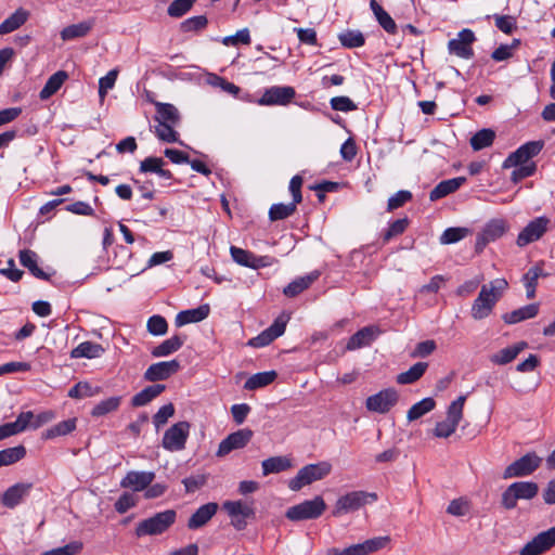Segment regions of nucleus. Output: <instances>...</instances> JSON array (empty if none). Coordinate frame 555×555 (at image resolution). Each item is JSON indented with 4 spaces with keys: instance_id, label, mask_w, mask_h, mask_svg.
<instances>
[{
    "instance_id": "nucleus-1",
    "label": "nucleus",
    "mask_w": 555,
    "mask_h": 555,
    "mask_svg": "<svg viewBox=\"0 0 555 555\" xmlns=\"http://www.w3.org/2000/svg\"><path fill=\"white\" fill-rule=\"evenodd\" d=\"M507 287V280H493L482 285L478 297L472 306V317L482 320L490 315L498 300Z\"/></svg>"
},
{
    "instance_id": "nucleus-2",
    "label": "nucleus",
    "mask_w": 555,
    "mask_h": 555,
    "mask_svg": "<svg viewBox=\"0 0 555 555\" xmlns=\"http://www.w3.org/2000/svg\"><path fill=\"white\" fill-rule=\"evenodd\" d=\"M377 500L378 495L375 492L363 490L349 491L336 500L332 514L334 517H340L357 512L367 504H373Z\"/></svg>"
},
{
    "instance_id": "nucleus-3",
    "label": "nucleus",
    "mask_w": 555,
    "mask_h": 555,
    "mask_svg": "<svg viewBox=\"0 0 555 555\" xmlns=\"http://www.w3.org/2000/svg\"><path fill=\"white\" fill-rule=\"evenodd\" d=\"M177 513L173 509H166L156 513L152 517L138 522L135 535L138 538L145 535H158L166 532L176 521Z\"/></svg>"
},
{
    "instance_id": "nucleus-4",
    "label": "nucleus",
    "mask_w": 555,
    "mask_h": 555,
    "mask_svg": "<svg viewBox=\"0 0 555 555\" xmlns=\"http://www.w3.org/2000/svg\"><path fill=\"white\" fill-rule=\"evenodd\" d=\"M331 472L332 464L327 461L308 464L301 467L297 475L288 481V488L292 491H299L305 486L324 479Z\"/></svg>"
},
{
    "instance_id": "nucleus-5",
    "label": "nucleus",
    "mask_w": 555,
    "mask_h": 555,
    "mask_svg": "<svg viewBox=\"0 0 555 555\" xmlns=\"http://www.w3.org/2000/svg\"><path fill=\"white\" fill-rule=\"evenodd\" d=\"M465 401L466 396H460L456 400L450 403L447 410V418L436 424L434 429L435 437L448 438L455 433L463 417Z\"/></svg>"
},
{
    "instance_id": "nucleus-6",
    "label": "nucleus",
    "mask_w": 555,
    "mask_h": 555,
    "mask_svg": "<svg viewBox=\"0 0 555 555\" xmlns=\"http://www.w3.org/2000/svg\"><path fill=\"white\" fill-rule=\"evenodd\" d=\"M326 508L322 496H315L312 500L304 501L286 511V517L293 521L315 519L320 517Z\"/></svg>"
},
{
    "instance_id": "nucleus-7",
    "label": "nucleus",
    "mask_w": 555,
    "mask_h": 555,
    "mask_svg": "<svg viewBox=\"0 0 555 555\" xmlns=\"http://www.w3.org/2000/svg\"><path fill=\"white\" fill-rule=\"evenodd\" d=\"M508 229L509 224L505 219L495 218L489 220L477 235L476 251L481 253L489 243L502 237Z\"/></svg>"
},
{
    "instance_id": "nucleus-8",
    "label": "nucleus",
    "mask_w": 555,
    "mask_h": 555,
    "mask_svg": "<svg viewBox=\"0 0 555 555\" xmlns=\"http://www.w3.org/2000/svg\"><path fill=\"white\" fill-rule=\"evenodd\" d=\"M291 320V315L286 312L281 313L274 322L256 337L248 340V346L254 348L266 347L274 339L282 336L285 332L286 325Z\"/></svg>"
},
{
    "instance_id": "nucleus-9",
    "label": "nucleus",
    "mask_w": 555,
    "mask_h": 555,
    "mask_svg": "<svg viewBox=\"0 0 555 555\" xmlns=\"http://www.w3.org/2000/svg\"><path fill=\"white\" fill-rule=\"evenodd\" d=\"M190 433V424L188 422H179L169 427L163 437L162 446L170 452L181 451L185 448V443Z\"/></svg>"
},
{
    "instance_id": "nucleus-10",
    "label": "nucleus",
    "mask_w": 555,
    "mask_h": 555,
    "mask_svg": "<svg viewBox=\"0 0 555 555\" xmlns=\"http://www.w3.org/2000/svg\"><path fill=\"white\" fill-rule=\"evenodd\" d=\"M542 463V457L534 452H529L509 464L504 473L503 478L525 477L532 474Z\"/></svg>"
},
{
    "instance_id": "nucleus-11",
    "label": "nucleus",
    "mask_w": 555,
    "mask_h": 555,
    "mask_svg": "<svg viewBox=\"0 0 555 555\" xmlns=\"http://www.w3.org/2000/svg\"><path fill=\"white\" fill-rule=\"evenodd\" d=\"M230 254L232 259L240 266L260 269L271 267L276 262V259L271 256H257L254 253L243 249L241 247L231 246Z\"/></svg>"
},
{
    "instance_id": "nucleus-12",
    "label": "nucleus",
    "mask_w": 555,
    "mask_h": 555,
    "mask_svg": "<svg viewBox=\"0 0 555 555\" xmlns=\"http://www.w3.org/2000/svg\"><path fill=\"white\" fill-rule=\"evenodd\" d=\"M399 395L395 388H386L365 400V408L374 413L385 414L398 402Z\"/></svg>"
},
{
    "instance_id": "nucleus-13",
    "label": "nucleus",
    "mask_w": 555,
    "mask_h": 555,
    "mask_svg": "<svg viewBox=\"0 0 555 555\" xmlns=\"http://www.w3.org/2000/svg\"><path fill=\"white\" fill-rule=\"evenodd\" d=\"M551 220L547 217L541 216L531 220L518 234L516 244L519 247H525L530 243L540 240L548 229Z\"/></svg>"
},
{
    "instance_id": "nucleus-14",
    "label": "nucleus",
    "mask_w": 555,
    "mask_h": 555,
    "mask_svg": "<svg viewBox=\"0 0 555 555\" xmlns=\"http://www.w3.org/2000/svg\"><path fill=\"white\" fill-rule=\"evenodd\" d=\"M543 149V142L530 141L519 146L515 152L511 153L503 162V168H512L518 165H530V159L537 156Z\"/></svg>"
},
{
    "instance_id": "nucleus-15",
    "label": "nucleus",
    "mask_w": 555,
    "mask_h": 555,
    "mask_svg": "<svg viewBox=\"0 0 555 555\" xmlns=\"http://www.w3.org/2000/svg\"><path fill=\"white\" fill-rule=\"evenodd\" d=\"M388 540L387 537H379L369 539L362 543L353 544L343 550L333 547L327 551V555H369L383 548Z\"/></svg>"
},
{
    "instance_id": "nucleus-16",
    "label": "nucleus",
    "mask_w": 555,
    "mask_h": 555,
    "mask_svg": "<svg viewBox=\"0 0 555 555\" xmlns=\"http://www.w3.org/2000/svg\"><path fill=\"white\" fill-rule=\"evenodd\" d=\"M555 545V526L538 533L519 551V555H541Z\"/></svg>"
},
{
    "instance_id": "nucleus-17",
    "label": "nucleus",
    "mask_w": 555,
    "mask_h": 555,
    "mask_svg": "<svg viewBox=\"0 0 555 555\" xmlns=\"http://www.w3.org/2000/svg\"><path fill=\"white\" fill-rule=\"evenodd\" d=\"M476 40L475 34L468 28L462 29L457 37L448 42V50L461 59L469 60L474 56L472 48L473 42Z\"/></svg>"
},
{
    "instance_id": "nucleus-18",
    "label": "nucleus",
    "mask_w": 555,
    "mask_h": 555,
    "mask_svg": "<svg viewBox=\"0 0 555 555\" xmlns=\"http://www.w3.org/2000/svg\"><path fill=\"white\" fill-rule=\"evenodd\" d=\"M296 92L289 86H273L264 90L258 104L262 106L287 105L295 98Z\"/></svg>"
},
{
    "instance_id": "nucleus-19",
    "label": "nucleus",
    "mask_w": 555,
    "mask_h": 555,
    "mask_svg": "<svg viewBox=\"0 0 555 555\" xmlns=\"http://www.w3.org/2000/svg\"><path fill=\"white\" fill-rule=\"evenodd\" d=\"M253 431L248 428L238 429L225 437L218 447L216 455L223 457L230 452L243 449L251 439Z\"/></svg>"
},
{
    "instance_id": "nucleus-20",
    "label": "nucleus",
    "mask_w": 555,
    "mask_h": 555,
    "mask_svg": "<svg viewBox=\"0 0 555 555\" xmlns=\"http://www.w3.org/2000/svg\"><path fill=\"white\" fill-rule=\"evenodd\" d=\"M20 262L27 268L29 273L35 278H51L56 274V270L47 267L43 269L39 266V256L30 249H23L18 253Z\"/></svg>"
},
{
    "instance_id": "nucleus-21",
    "label": "nucleus",
    "mask_w": 555,
    "mask_h": 555,
    "mask_svg": "<svg viewBox=\"0 0 555 555\" xmlns=\"http://www.w3.org/2000/svg\"><path fill=\"white\" fill-rule=\"evenodd\" d=\"M179 369L180 363L177 360L157 362L147 367L144 379L149 382L165 380L177 373Z\"/></svg>"
},
{
    "instance_id": "nucleus-22",
    "label": "nucleus",
    "mask_w": 555,
    "mask_h": 555,
    "mask_svg": "<svg viewBox=\"0 0 555 555\" xmlns=\"http://www.w3.org/2000/svg\"><path fill=\"white\" fill-rule=\"evenodd\" d=\"M154 479L155 473L153 472L130 470L120 480V487L139 492L145 490Z\"/></svg>"
},
{
    "instance_id": "nucleus-23",
    "label": "nucleus",
    "mask_w": 555,
    "mask_h": 555,
    "mask_svg": "<svg viewBox=\"0 0 555 555\" xmlns=\"http://www.w3.org/2000/svg\"><path fill=\"white\" fill-rule=\"evenodd\" d=\"M380 331L376 326H365L353 334L348 343V350H357L370 346L379 335Z\"/></svg>"
},
{
    "instance_id": "nucleus-24",
    "label": "nucleus",
    "mask_w": 555,
    "mask_h": 555,
    "mask_svg": "<svg viewBox=\"0 0 555 555\" xmlns=\"http://www.w3.org/2000/svg\"><path fill=\"white\" fill-rule=\"evenodd\" d=\"M217 511L218 504L215 502L199 506L189 518L188 528L191 530L202 528L216 515Z\"/></svg>"
},
{
    "instance_id": "nucleus-25",
    "label": "nucleus",
    "mask_w": 555,
    "mask_h": 555,
    "mask_svg": "<svg viewBox=\"0 0 555 555\" xmlns=\"http://www.w3.org/2000/svg\"><path fill=\"white\" fill-rule=\"evenodd\" d=\"M466 182L465 177H456L439 182L429 193L431 202L438 201L457 191Z\"/></svg>"
},
{
    "instance_id": "nucleus-26",
    "label": "nucleus",
    "mask_w": 555,
    "mask_h": 555,
    "mask_svg": "<svg viewBox=\"0 0 555 555\" xmlns=\"http://www.w3.org/2000/svg\"><path fill=\"white\" fill-rule=\"evenodd\" d=\"M210 312V307L207 304L201 305L197 308L180 311L176 317V325L183 326L190 323H196L205 320Z\"/></svg>"
},
{
    "instance_id": "nucleus-27",
    "label": "nucleus",
    "mask_w": 555,
    "mask_h": 555,
    "mask_svg": "<svg viewBox=\"0 0 555 555\" xmlns=\"http://www.w3.org/2000/svg\"><path fill=\"white\" fill-rule=\"evenodd\" d=\"M528 347L526 341H518L515 345L508 346L499 350L490 357V361L498 365H505L511 363L517 356Z\"/></svg>"
},
{
    "instance_id": "nucleus-28",
    "label": "nucleus",
    "mask_w": 555,
    "mask_h": 555,
    "mask_svg": "<svg viewBox=\"0 0 555 555\" xmlns=\"http://www.w3.org/2000/svg\"><path fill=\"white\" fill-rule=\"evenodd\" d=\"M31 483H15L10 487L2 496V503L9 508L17 506L22 500L28 494Z\"/></svg>"
},
{
    "instance_id": "nucleus-29",
    "label": "nucleus",
    "mask_w": 555,
    "mask_h": 555,
    "mask_svg": "<svg viewBox=\"0 0 555 555\" xmlns=\"http://www.w3.org/2000/svg\"><path fill=\"white\" fill-rule=\"evenodd\" d=\"M293 466L289 456H272L261 462L262 475L279 474L285 472Z\"/></svg>"
},
{
    "instance_id": "nucleus-30",
    "label": "nucleus",
    "mask_w": 555,
    "mask_h": 555,
    "mask_svg": "<svg viewBox=\"0 0 555 555\" xmlns=\"http://www.w3.org/2000/svg\"><path fill=\"white\" fill-rule=\"evenodd\" d=\"M29 17V12L23 8L17 9L0 24V35L10 34L23 26Z\"/></svg>"
},
{
    "instance_id": "nucleus-31",
    "label": "nucleus",
    "mask_w": 555,
    "mask_h": 555,
    "mask_svg": "<svg viewBox=\"0 0 555 555\" xmlns=\"http://www.w3.org/2000/svg\"><path fill=\"white\" fill-rule=\"evenodd\" d=\"M370 8L380 27L386 33L395 35L397 33V24L393 18L383 9V7L376 0H371Z\"/></svg>"
},
{
    "instance_id": "nucleus-32",
    "label": "nucleus",
    "mask_w": 555,
    "mask_h": 555,
    "mask_svg": "<svg viewBox=\"0 0 555 555\" xmlns=\"http://www.w3.org/2000/svg\"><path fill=\"white\" fill-rule=\"evenodd\" d=\"M539 312L538 304H530L524 307H520L512 312L505 313L503 315V320L507 324H516L518 322L532 319Z\"/></svg>"
},
{
    "instance_id": "nucleus-33",
    "label": "nucleus",
    "mask_w": 555,
    "mask_h": 555,
    "mask_svg": "<svg viewBox=\"0 0 555 555\" xmlns=\"http://www.w3.org/2000/svg\"><path fill=\"white\" fill-rule=\"evenodd\" d=\"M104 353V348L93 341H82L70 352V357L74 359L87 358L94 359L100 358Z\"/></svg>"
},
{
    "instance_id": "nucleus-34",
    "label": "nucleus",
    "mask_w": 555,
    "mask_h": 555,
    "mask_svg": "<svg viewBox=\"0 0 555 555\" xmlns=\"http://www.w3.org/2000/svg\"><path fill=\"white\" fill-rule=\"evenodd\" d=\"M68 78V74L64 70H59L49 77L46 85L41 89L39 96L41 100H48L54 93H56L63 83Z\"/></svg>"
},
{
    "instance_id": "nucleus-35",
    "label": "nucleus",
    "mask_w": 555,
    "mask_h": 555,
    "mask_svg": "<svg viewBox=\"0 0 555 555\" xmlns=\"http://www.w3.org/2000/svg\"><path fill=\"white\" fill-rule=\"evenodd\" d=\"M77 426V418L62 421L42 433V438L52 440L57 437L66 436L73 433Z\"/></svg>"
},
{
    "instance_id": "nucleus-36",
    "label": "nucleus",
    "mask_w": 555,
    "mask_h": 555,
    "mask_svg": "<svg viewBox=\"0 0 555 555\" xmlns=\"http://www.w3.org/2000/svg\"><path fill=\"white\" fill-rule=\"evenodd\" d=\"M30 414H18L14 422L5 423L0 426V440L12 437L26 430V425Z\"/></svg>"
},
{
    "instance_id": "nucleus-37",
    "label": "nucleus",
    "mask_w": 555,
    "mask_h": 555,
    "mask_svg": "<svg viewBox=\"0 0 555 555\" xmlns=\"http://www.w3.org/2000/svg\"><path fill=\"white\" fill-rule=\"evenodd\" d=\"M93 25H94L93 21H83L78 24H73V25L66 26L61 31V38L64 41L82 38L89 34V31L92 29Z\"/></svg>"
},
{
    "instance_id": "nucleus-38",
    "label": "nucleus",
    "mask_w": 555,
    "mask_h": 555,
    "mask_svg": "<svg viewBox=\"0 0 555 555\" xmlns=\"http://www.w3.org/2000/svg\"><path fill=\"white\" fill-rule=\"evenodd\" d=\"M157 122H168L178 125L180 121V115L176 106L169 103H155Z\"/></svg>"
},
{
    "instance_id": "nucleus-39",
    "label": "nucleus",
    "mask_w": 555,
    "mask_h": 555,
    "mask_svg": "<svg viewBox=\"0 0 555 555\" xmlns=\"http://www.w3.org/2000/svg\"><path fill=\"white\" fill-rule=\"evenodd\" d=\"M165 390V385L155 384L145 387L133 396L131 403L133 406H143L158 397Z\"/></svg>"
},
{
    "instance_id": "nucleus-40",
    "label": "nucleus",
    "mask_w": 555,
    "mask_h": 555,
    "mask_svg": "<svg viewBox=\"0 0 555 555\" xmlns=\"http://www.w3.org/2000/svg\"><path fill=\"white\" fill-rule=\"evenodd\" d=\"M278 374L275 371H266L251 375L244 384L246 390H256L272 384Z\"/></svg>"
},
{
    "instance_id": "nucleus-41",
    "label": "nucleus",
    "mask_w": 555,
    "mask_h": 555,
    "mask_svg": "<svg viewBox=\"0 0 555 555\" xmlns=\"http://www.w3.org/2000/svg\"><path fill=\"white\" fill-rule=\"evenodd\" d=\"M182 345L183 339L180 336H172L154 347L151 353L155 358L167 357L178 351Z\"/></svg>"
},
{
    "instance_id": "nucleus-42",
    "label": "nucleus",
    "mask_w": 555,
    "mask_h": 555,
    "mask_svg": "<svg viewBox=\"0 0 555 555\" xmlns=\"http://www.w3.org/2000/svg\"><path fill=\"white\" fill-rule=\"evenodd\" d=\"M426 362H417L413 364L408 371L400 373L397 376V383L400 385H409L418 380L427 370Z\"/></svg>"
},
{
    "instance_id": "nucleus-43",
    "label": "nucleus",
    "mask_w": 555,
    "mask_h": 555,
    "mask_svg": "<svg viewBox=\"0 0 555 555\" xmlns=\"http://www.w3.org/2000/svg\"><path fill=\"white\" fill-rule=\"evenodd\" d=\"M436 406V402L433 398L427 397L422 399L421 401L413 404L406 414V417L410 422L418 420L423 415L433 411Z\"/></svg>"
},
{
    "instance_id": "nucleus-44",
    "label": "nucleus",
    "mask_w": 555,
    "mask_h": 555,
    "mask_svg": "<svg viewBox=\"0 0 555 555\" xmlns=\"http://www.w3.org/2000/svg\"><path fill=\"white\" fill-rule=\"evenodd\" d=\"M223 508L231 518H247L254 515V509L242 501H225Z\"/></svg>"
},
{
    "instance_id": "nucleus-45",
    "label": "nucleus",
    "mask_w": 555,
    "mask_h": 555,
    "mask_svg": "<svg viewBox=\"0 0 555 555\" xmlns=\"http://www.w3.org/2000/svg\"><path fill=\"white\" fill-rule=\"evenodd\" d=\"M495 139V132L492 129H481L470 138V146L474 151H480L490 146Z\"/></svg>"
},
{
    "instance_id": "nucleus-46",
    "label": "nucleus",
    "mask_w": 555,
    "mask_h": 555,
    "mask_svg": "<svg viewBox=\"0 0 555 555\" xmlns=\"http://www.w3.org/2000/svg\"><path fill=\"white\" fill-rule=\"evenodd\" d=\"M120 402H121V397H119V396H114V397H109L105 400H102L101 402L96 403L93 406V409L91 411V415L94 417L104 416L111 412L116 411L119 408Z\"/></svg>"
},
{
    "instance_id": "nucleus-47",
    "label": "nucleus",
    "mask_w": 555,
    "mask_h": 555,
    "mask_svg": "<svg viewBox=\"0 0 555 555\" xmlns=\"http://www.w3.org/2000/svg\"><path fill=\"white\" fill-rule=\"evenodd\" d=\"M26 455L24 446H16L0 451V467L12 465Z\"/></svg>"
},
{
    "instance_id": "nucleus-48",
    "label": "nucleus",
    "mask_w": 555,
    "mask_h": 555,
    "mask_svg": "<svg viewBox=\"0 0 555 555\" xmlns=\"http://www.w3.org/2000/svg\"><path fill=\"white\" fill-rule=\"evenodd\" d=\"M297 205L294 202L273 204L269 209V219L271 221L284 220L296 211Z\"/></svg>"
},
{
    "instance_id": "nucleus-49",
    "label": "nucleus",
    "mask_w": 555,
    "mask_h": 555,
    "mask_svg": "<svg viewBox=\"0 0 555 555\" xmlns=\"http://www.w3.org/2000/svg\"><path fill=\"white\" fill-rule=\"evenodd\" d=\"M343 47L348 49L360 48L364 46L365 38L360 30H346L338 35Z\"/></svg>"
},
{
    "instance_id": "nucleus-50",
    "label": "nucleus",
    "mask_w": 555,
    "mask_h": 555,
    "mask_svg": "<svg viewBox=\"0 0 555 555\" xmlns=\"http://www.w3.org/2000/svg\"><path fill=\"white\" fill-rule=\"evenodd\" d=\"M512 486L518 500H531L539 492L538 485L532 481H517L512 483Z\"/></svg>"
},
{
    "instance_id": "nucleus-51",
    "label": "nucleus",
    "mask_w": 555,
    "mask_h": 555,
    "mask_svg": "<svg viewBox=\"0 0 555 555\" xmlns=\"http://www.w3.org/2000/svg\"><path fill=\"white\" fill-rule=\"evenodd\" d=\"M470 230L464 227H454L446 229L440 235V243L443 245L454 244L465 238Z\"/></svg>"
},
{
    "instance_id": "nucleus-52",
    "label": "nucleus",
    "mask_w": 555,
    "mask_h": 555,
    "mask_svg": "<svg viewBox=\"0 0 555 555\" xmlns=\"http://www.w3.org/2000/svg\"><path fill=\"white\" fill-rule=\"evenodd\" d=\"M175 124L158 122L155 126L156 137L167 143H176L179 141V133L175 130Z\"/></svg>"
},
{
    "instance_id": "nucleus-53",
    "label": "nucleus",
    "mask_w": 555,
    "mask_h": 555,
    "mask_svg": "<svg viewBox=\"0 0 555 555\" xmlns=\"http://www.w3.org/2000/svg\"><path fill=\"white\" fill-rule=\"evenodd\" d=\"M21 414H30V418L28 420V424L26 425V429H38L42 425L51 422L55 418V413L51 410L42 411L38 414H34L31 411L22 412Z\"/></svg>"
},
{
    "instance_id": "nucleus-54",
    "label": "nucleus",
    "mask_w": 555,
    "mask_h": 555,
    "mask_svg": "<svg viewBox=\"0 0 555 555\" xmlns=\"http://www.w3.org/2000/svg\"><path fill=\"white\" fill-rule=\"evenodd\" d=\"M100 387H93L89 383H78L68 391V396L75 399L89 398L98 395Z\"/></svg>"
},
{
    "instance_id": "nucleus-55",
    "label": "nucleus",
    "mask_w": 555,
    "mask_h": 555,
    "mask_svg": "<svg viewBox=\"0 0 555 555\" xmlns=\"http://www.w3.org/2000/svg\"><path fill=\"white\" fill-rule=\"evenodd\" d=\"M207 24L208 20L205 15H197L183 21L180 25V29L183 33L199 31L204 29Z\"/></svg>"
},
{
    "instance_id": "nucleus-56",
    "label": "nucleus",
    "mask_w": 555,
    "mask_h": 555,
    "mask_svg": "<svg viewBox=\"0 0 555 555\" xmlns=\"http://www.w3.org/2000/svg\"><path fill=\"white\" fill-rule=\"evenodd\" d=\"M196 0H173L168 9L167 13L171 17H181L191 10Z\"/></svg>"
},
{
    "instance_id": "nucleus-57",
    "label": "nucleus",
    "mask_w": 555,
    "mask_h": 555,
    "mask_svg": "<svg viewBox=\"0 0 555 555\" xmlns=\"http://www.w3.org/2000/svg\"><path fill=\"white\" fill-rule=\"evenodd\" d=\"M83 547L82 542L72 541L68 544L41 553V555H76Z\"/></svg>"
},
{
    "instance_id": "nucleus-58",
    "label": "nucleus",
    "mask_w": 555,
    "mask_h": 555,
    "mask_svg": "<svg viewBox=\"0 0 555 555\" xmlns=\"http://www.w3.org/2000/svg\"><path fill=\"white\" fill-rule=\"evenodd\" d=\"M118 70L112 69L99 80V95L103 100L108 90L113 89L117 80Z\"/></svg>"
},
{
    "instance_id": "nucleus-59",
    "label": "nucleus",
    "mask_w": 555,
    "mask_h": 555,
    "mask_svg": "<svg viewBox=\"0 0 555 555\" xmlns=\"http://www.w3.org/2000/svg\"><path fill=\"white\" fill-rule=\"evenodd\" d=\"M514 167L515 169L511 175V180L514 183H518L519 181L533 176L537 170V165L533 162H531L530 165H518Z\"/></svg>"
},
{
    "instance_id": "nucleus-60",
    "label": "nucleus",
    "mask_w": 555,
    "mask_h": 555,
    "mask_svg": "<svg viewBox=\"0 0 555 555\" xmlns=\"http://www.w3.org/2000/svg\"><path fill=\"white\" fill-rule=\"evenodd\" d=\"M147 331L154 336L166 334L168 324L165 318L160 315H153L147 321Z\"/></svg>"
},
{
    "instance_id": "nucleus-61",
    "label": "nucleus",
    "mask_w": 555,
    "mask_h": 555,
    "mask_svg": "<svg viewBox=\"0 0 555 555\" xmlns=\"http://www.w3.org/2000/svg\"><path fill=\"white\" fill-rule=\"evenodd\" d=\"M409 224V220L406 218H402V219H398L396 221H393L389 228L387 229V231L384 233L383 235V241L385 243L389 242L392 237L395 236H398L400 234H402L406 227Z\"/></svg>"
},
{
    "instance_id": "nucleus-62",
    "label": "nucleus",
    "mask_w": 555,
    "mask_h": 555,
    "mask_svg": "<svg viewBox=\"0 0 555 555\" xmlns=\"http://www.w3.org/2000/svg\"><path fill=\"white\" fill-rule=\"evenodd\" d=\"M175 414V406L172 403L165 404L159 408L157 413L153 416V423L155 427L158 429L164 426L168 418H170Z\"/></svg>"
},
{
    "instance_id": "nucleus-63",
    "label": "nucleus",
    "mask_w": 555,
    "mask_h": 555,
    "mask_svg": "<svg viewBox=\"0 0 555 555\" xmlns=\"http://www.w3.org/2000/svg\"><path fill=\"white\" fill-rule=\"evenodd\" d=\"M411 198H412V193L410 191H405V190L398 191L396 194H393L388 199V203H387L388 211H392L395 209L402 207Z\"/></svg>"
},
{
    "instance_id": "nucleus-64",
    "label": "nucleus",
    "mask_w": 555,
    "mask_h": 555,
    "mask_svg": "<svg viewBox=\"0 0 555 555\" xmlns=\"http://www.w3.org/2000/svg\"><path fill=\"white\" fill-rule=\"evenodd\" d=\"M311 281L312 280H293L286 287H284L283 293L287 297H295L307 289L310 286Z\"/></svg>"
}]
</instances>
